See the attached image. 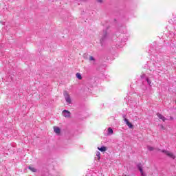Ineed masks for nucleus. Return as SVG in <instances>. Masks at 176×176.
I'll return each instance as SVG.
<instances>
[{"label":"nucleus","instance_id":"nucleus-1","mask_svg":"<svg viewBox=\"0 0 176 176\" xmlns=\"http://www.w3.org/2000/svg\"><path fill=\"white\" fill-rule=\"evenodd\" d=\"M162 153H164V155H166V156H168V157H170V159H172L173 160H174L176 157L175 154H174V153L171 151H168L167 150H162Z\"/></svg>","mask_w":176,"mask_h":176},{"label":"nucleus","instance_id":"nucleus-2","mask_svg":"<svg viewBox=\"0 0 176 176\" xmlns=\"http://www.w3.org/2000/svg\"><path fill=\"white\" fill-rule=\"evenodd\" d=\"M64 96H65L66 102H67V104H72V100H71V96H69V94L67 92H65Z\"/></svg>","mask_w":176,"mask_h":176},{"label":"nucleus","instance_id":"nucleus-3","mask_svg":"<svg viewBox=\"0 0 176 176\" xmlns=\"http://www.w3.org/2000/svg\"><path fill=\"white\" fill-rule=\"evenodd\" d=\"M62 115L65 118H71V112H69V111L68 110H63L62 112Z\"/></svg>","mask_w":176,"mask_h":176},{"label":"nucleus","instance_id":"nucleus-4","mask_svg":"<svg viewBox=\"0 0 176 176\" xmlns=\"http://www.w3.org/2000/svg\"><path fill=\"white\" fill-rule=\"evenodd\" d=\"M54 131L58 135H60L61 133V129L58 126H54Z\"/></svg>","mask_w":176,"mask_h":176},{"label":"nucleus","instance_id":"nucleus-5","mask_svg":"<svg viewBox=\"0 0 176 176\" xmlns=\"http://www.w3.org/2000/svg\"><path fill=\"white\" fill-rule=\"evenodd\" d=\"M157 118H159V119L162 120V122H166V120H167V118H166V117H164L163 115H162L159 113H157Z\"/></svg>","mask_w":176,"mask_h":176},{"label":"nucleus","instance_id":"nucleus-6","mask_svg":"<svg viewBox=\"0 0 176 176\" xmlns=\"http://www.w3.org/2000/svg\"><path fill=\"white\" fill-rule=\"evenodd\" d=\"M138 170L140 171L141 176H146V174L144 173V170H142V166L141 165H138Z\"/></svg>","mask_w":176,"mask_h":176},{"label":"nucleus","instance_id":"nucleus-7","mask_svg":"<svg viewBox=\"0 0 176 176\" xmlns=\"http://www.w3.org/2000/svg\"><path fill=\"white\" fill-rule=\"evenodd\" d=\"M124 120L126 124L128 126V127H129V129H133V125L131 124V122H129V120H127L126 118H124Z\"/></svg>","mask_w":176,"mask_h":176},{"label":"nucleus","instance_id":"nucleus-8","mask_svg":"<svg viewBox=\"0 0 176 176\" xmlns=\"http://www.w3.org/2000/svg\"><path fill=\"white\" fill-rule=\"evenodd\" d=\"M98 151H100V152H105L107 151V147L102 146V147H98Z\"/></svg>","mask_w":176,"mask_h":176},{"label":"nucleus","instance_id":"nucleus-9","mask_svg":"<svg viewBox=\"0 0 176 176\" xmlns=\"http://www.w3.org/2000/svg\"><path fill=\"white\" fill-rule=\"evenodd\" d=\"M76 76L78 79H79L80 80H82V74H80V73H77L76 74Z\"/></svg>","mask_w":176,"mask_h":176},{"label":"nucleus","instance_id":"nucleus-10","mask_svg":"<svg viewBox=\"0 0 176 176\" xmlns=\"http://www.w3.org/2000/svg\"><path fill=\"white\" fill-rule=\"evenodd\" d=\"M29 170L33 173H36V169L32 166H29Z\"/></svg>","mask_w":176,"mask_h":176},{"label":"nucleus","instance_id":"nucleus-11","mask_svg":"<svg viewBox=\"0 0 176 176\" xmlns=\"http://www.w3.org/2000/svg\"><path fill=\"white\" fill-rule=\"evenodd\" d=\"M96 156L98 157V160L101 159V153L99 151L96 152Z\"/></svg>","mask_w":176,"mask_h":176},{"label":"nucleus","instance_id":"nucleus-12","mask_svg":"<svg viewBox=\"0 0 176 176\" xmlns=\"http://www.w3.org/2000/svg\"><path fill=\"white\" fill-rule=\"evenodd\" d=\"M108 133H109V134H113V130H112L111 128H109Z\"/></svg>","mask_w":176,"mask_h":176},{"label":"nucleus","instance_id":"nucleus-13","mask_svg":"<svg viewBox=\"0 0 176 176\" xmlns=\"http://www.w3.org/2000/svg\"><path fill=\"white\" fill-rule=\"evenodd\" d=\"M146 82L148 85H149V86H152V82H151V80H149V78H146Z\"/></svg>","mask_w":176,"mask_h":176},{"label":"nucleus","instance_id":"nucleus-14","mask_svg":"<svg viewBox=\"0 0 176 176\" xmlns=\"http://www.w3.org/2000/svg\"><path fill=\"white\" fill-rule=\"evenodd\" d=\"M89 61H96V59L93 56H89Z\"/></svg>","mask_w":176,"mask_h":176},{"label":"nucleus","instance_id":"nucleus-15","mask_svg":"<svg viewBox=\"0 0 176 176\" xmlns=\"http://www.w3.org/2000/svg\"><path fill=\"white\" fill-rule=\"evenodd\" d=\"M147 149H148V151H153V147H152V146H148Z\"/></svg>","mask_w":176,"mask_h":176},{"label":"nucleus","instance_id":"nucleus-16","mask_svg":"<svg viewBox=\"0 0 176 176\" xmlns=\"http://www.w3.org/2000/svg\"><path fill=\"white\" fill-rule=\"evenodd\" d=\"M144 78H145V74H143V75L141 76L142 79H144Z\"/></svg>","mask_w":176,"mask_h":176},{"label":"nucleus","instance_id":"nucleus-17","mask_svg":"<svg viewBox=\"0 0 176 176\" xmlns=\"http://www.w3.org/2000/svg\"><path fill=\"white\" fill-rule=\"evenodd\" d=\"M97 1L101 3L102 2V0H97Z\"/></svg>","mask_w":176,"mask_h":176},{"label":"nucleus","instance_id":"nucleus-18","mask_svg":"<svg viewBox=\"0 0 176 176\" xmlns=\"http://www.w3.org/2000/svg\"><path fill=\"white\" fill-rule=\"evenodd\" d=\"M175 103H176V100H175Z\"/></svg>","mask_w":176,"mask_h":176}]
</instances>
